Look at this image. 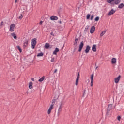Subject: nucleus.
<instances>
[{"label":"nucleus","mask_w":124,"mask_h":124,"mask_svg":"<svg viewBox=\"0 0 124 124\" xmlns=\"http://www.w3.org/2000/svg\"><path fill=\"white\" fill-rule=\"evenodd\" d=\"M62 102H61V103L59 106L58 110V115H60V113H61L62 111Z\"/></svg>","instance_id":"4"},{"label":"nucleus","mask_w":124,"mask_h":124,"mask_svg":"<svg viewBox=\"0 0 124 124\" xmlns=\"http://www.w3.org/2000/svg\"><path fill=\"white\" fill-rule=\"evenodd\" d=\"M18 2V0H15V3Z\"/></svg>","instance_id":"43"},{"label":"nucleus","mask_w":124,"mask_h":124,"mask_svg":"<svg viewBox=\"0 0 124 124\" xmlns=\"http://www.w3.org/2000/svg\"><path fill=\"white\" fill-rule=\"evenodd\" d=\"M55 102H56V99H53L52 101V104H51V105L54 106Z\"/></svg>","instance_id":"31"},{"label":"nucleus","mask_w":124,"mask_h":124,"mask_svg":"<svg viewBox=\"0 0 124 124\" xmlns=\"http://www.w3.org/2000/svg\"><path fill=\"white\" fill-rule=\"evenodd\" d=\"M93 17H94V16H93V15H92L91 16L90 20H93Z\"/></svg>","instance_id":"34"},{"label":"nucleus","mask_w":124,"mask_h":124,"mask_svg":"<svg viewBox=\"0 0 124 124\" xmlns=\"http://www.w3.org/2000/svg\"><path fill=\"white\" fill-rule=\"evenodd\" d=\"M51 62H56V61H55V58L54 57H53L52 58H51Z\"/></svg>","instance_id":"29"},{"label":"nucleus","mask_w":124,"mask_h":124,"mask_svg":"<svg viewBox=\"0 0 124 124\" xmlns=\"http://www.w3.org/2000/svg\"><path fill=\"white\" fill-rule=\"evenodd\" d=\"M51 21H57L58 20V17L55 16H53L50 17Z\"/></svg>","instance_id":"8"},{"label":"nucleus","mask_w":124,"mask_h":124,"mask_svg":"<svg viewBox=\"0 0 124 124\" xmlns=\"http://www.w3.org/2000/svg\"><path fill=\"white\" fill-rule=\"evenodd\" d=\"M117 62V59L115 58H113L111 59V63L112 64H115Z\"/></svg>","instance_id":"13"},{"label":"nucleus","mask_w":124,"mask_h":124,"mask_svg":"<svg viewBox=\"0 0 124 124\" xmlns=\"http://www.w3.org/2000/svg\"><path fill=\"white\" fill-rule=\"evenodd\" d=\"M31 80H32V81H34V78H31Z\"/></svg>","instance_id":"44"},{"label":"nucleus","mask_w":124,"mask_h":124,"mask_svg":"<svg viewBox=\"0 0 124 124\" xmlns=\"http://www.w3.org/2000/svg\"><path fill=\"white\" fill-rule=\"evenodd\" d=\"M80 78V73H78V77L76 80V86H78V83L79 82V78Z\"/></svg>","instance_id":"6"},{"label":"nucleus","mask_w":124,"mask_h":124,"mask_svg":"<svg viewBox=\"0 0 124 124\" xmlns=\"http://www.w3.org/2000/svg\"><path fill=\"white\" fill-rule=\"evenodd\" d=\"M50 34H51V35H52L53 36H55V35H54V32H51L50 33Z\"/></svg>","instance_id":"40"},{"label":"nucleus","mask_w":124,"mask_h":124,"mask_svg":"<svg viewBox=\"0 0 124 124\" xmlns=\"http://www.w3.org/2000/svg\"><path fill=\"white\" fill-rule=\"evenodd\" d=\"M90 50H91V46H90V45H87L85 50V53L88 54V53L90 52Z\"/></svg>","instance_id":"3"},{"label":"nucleus","mask_w":124,"mask_h":124,"mask_svg":"<svg viewBox=\"0 0 124 124\" xmlns=\"http://www.w3.org/2000/svg\"><path fill=\"white\" fill-rule=\"evenodd\" d=\"M29 89H32V82H31L29 84Z\"/></svg>","instance_id":"23"},{"label":"nucleus","mask_w":124,"mask_h":124,"mask_svg":"<svg viewBox=\"0 0 124 124\" xmlns=\"http://www.w3.org/2000/svg\"><path fill=\"white\" fill-rule=\"evenodd\" d=\"M105 33H106V30L102 31L100 34L101 37H102V36H103L105 34Z\"/></svg>","instance_id":"20"},{"label":"nucleus","mask_w":124,"mask_h":124,"mask_svg":"<svg viewBox=\"0 0 124 124\" xmlns=\"http://www.w3.org/2000/svg\"><path fill=\"white\" fill-rule=\"evenodd\" d=\"M94 76V74L93 73L91 76V87H93V77Z\"/></svg>","instance_id":"11"},{"label":"nucleus","mask_w":124,"mask_h":124,"mask_svg":"<svg viewBox=\"0 0 124 124\" xmlns=\"http://www.w3.org/2000/svg\"><path fill=\"white\" fill-rule=\"evenodd\" d=\"M23 15L21 14L20 16L18 17V19H19V20H22V19H23Z\"/></svg>","instance_id":"30"},{"label":"nucleus","mask_w":124,"mask_h":124,"mask_svg":"<svg viewBox=\"0 0 124 124\" xmlns=\"http://www.w3.org/2000/svg\"><path fill=\"white\" fill-rule=\"evenodd\" d=\"M15 28V24H11L9 31L11 32H12L13 31H14Z\"/></svg>","instance_id":"5"},{"label":"nucleus","mask_w":124,"mask_h":124,"mask_svg":"<svg viewBox=\"0 0 124 124\" xmlns=\"http://www.w3.org/2000/svg\"><path fill=\"white\" fill-rule=\"evenodd\" d=\"M59 51H60V49H59V48H56L55 50L53 52V54L57 55V53L59 52Z\"/></svg>","instance_id":"16"},{"label":"nucleus","mask_w":124,"mask_h":124,"mask_svg":"<svg viewBox=\"0 0 124 124\" xmlns=\"http://www.w3.org/2000/svg\"><path fill=\"white\" fill-rule=\"evenodd\" d=\"M124 3H122L120 4L119 5L118 8H120V9H122V8H123V7H124Z\"/></svg>","instance_id":"21"},{"label":"nucleus","mask_w":124,"mask_h":124,"mask_svg":"<svg viewBox=\"0 0 124 124\" xmlns=\"http://www.w3.org/2000/svg\"><path fill=\"white\" fill-rule=\"evenodd\" d=\"M50 47V44L49 43H46L45 45V49H48Z\"/></svg>","instance_id":"17"},{"label":"nucleus","mask_w":124,"mask_h":124,"mask_svg":"<svg viewBox=\"0 0 124 124\" xmlns=\"http://www.w3.org/2000/svg\"><path fill=\"white\" fill-rule=\"evenodd\" d=\"M4 22L3 21H2L1 22V24H0V27H1V26H3Z\"/></svg>","instance_id":"38"},{"label":"nucleus","mask_w":124,"mask_h":124,"mask_svg":"<svg viewBox=\"0 0 124 124\" xmlns=\"http://www.w3.org/2000/svg\"><path fill=\"white\" fill-rule=\"evenodd\" d=\"M16 48L18 49V50H19V51L20 53H22V49L20 47V46H17Z\"/></svg>","instance_id":"25"},{"label":"nucleus","mask_w":124,"mask_h":124,"mask_svg":"<svg viewBox=\"0 0 124 124\" xmlns=\"http://www.w3.org/2000/svg\"><path fill=\"white\" fill-rule=\"evenodd\" d=\"M57 71H58V69H56L54 70L53 73H57Z\"/></svg>","instance_id":"41"},{"label":"nucleus","mask_w":124,"mask_h":124,"mask_svg":"<svg viewBox=\"0 0 124 124\" xmlns=\"http://www.w3.org/2000/svg\"><path fill=\"white\" fill-rule=\"evenodd\" d=\"M53 107H54V106H53V105H51L48 109L52 110Z\"/></svg>","instance_id":"33"},{"label":"nucleus","mask_w":124,"mask_h":124,"mask_svg":"<svg viewBox=\"0 0 124 124\" xmlns=\"http://www.w3.org/2000/svg\"><path fill=\"white\" fill-rule=\"evenodd\" d=\"M92 51L93 52L96 51V45H93L92 46Z\"/></svg>","instance_id":"12"},{"label":"nucleus","mask_w":124,"mask_h":124,"mask_svg":"<svg viewBox=\"0 0 124 124\" xmlns=\"http://www.w3.org/2000/svg\"><path fill=\"white\" fill-rule=\"evenodd\" d=\"M42 56H43V53L42 52H41L37 54V57H42Z\"/></svg>","instance_id":"27"},{"label":"nucleus","mask_w":124,"mask_h":124,"mask_svg":"<svg viewBox=\"0 0 124 124\" xmlns=\"http://www.w3.org/2000/svg\"><path fill=\"white\" fill-rule=\"evenodd\" d=\"M44 79H45V77L43 76L40 79L38 80L39 82H42Z\"/></svg>","instance_id":"24"},{"label":"nucleus","mask_w":124,"mask_h":124,"mask_svg":"<svg viewBox=\"0 0 124 124\" xmlns=\"http://www.w3.org/2000/svg\"><path fill=\"white\" fill-rule=\"evenodd\" d=\"M78 40H79V39L76 38L75 40L74 43V45H76V46H77V42H78Z\"/></svg>","instance_id":"22"},{"label":"nucleus","mask_w":124,"mask_h":124,"mask_svg":"<svg viewBox=\"0 0 124 124\" xmlns=\"http://www.w3.org/2000/svg\"><path fill=\"white\" fill-rule=\"evenodd\" d=\"M117 120H118V121H121V116H118L117 117Z\"/></svg>","instance_id":"37"},{"label":"nucleus","mask_w":124,"mask_h":124,"mask_svg":"<svg viewBox=\"0 0 124 124\" xmlns=\"http://www.w3.org/2000/svg\"><path fill=\"white\" fill-rule=\"evenodd\" d=\"M112 108H113V105L112 104L108 105V111H110L112 110Z\"/></svg>","instance_id":"14"},{"label":"nucleus","mask_w":124,"mask_h":124,"mask_svg":"<svg viewBox=\"0 0 124 124\" xmlns=\"http://www.w3.org/2000/svg\"><path fill=\"white\" fill-rule=\"evenodd\" d=\"M85 93H86V89H85L84 91V93H83V97H85Z\"/></svg>","instance_id":"39"},{"label":"nucleus","mask_w":124,"mask_h":124,"mask_svg":"<svg viewBox=\"0 0 124 124\" xmlns=\"http://www.w3.org/2000/svg\"><path fill=\"white\" fill-rule=\"evenodd\" d=\"M89 28H90V26H86L85 28V31H88Z\"/></svg>","instance_id":"35"},{"label":"nucleus","mask_w":124,"mask_h":124,"mask_svg":"<svg viewBox=\"0 0 124 124\" xmlns=\"http://www.w3.org/2000/svg\"><path fill=\"white\" fill-rule=\"evenodd\" d=\"M91 17V15L88 14L86 16L87 20H89L90 19V17Z\"/></svg>","instance_id":"32"},{"label":"nucleus","mask_w":124,"mask_h":124,"mask_svg":"<svg viewBox=\"0 0 124 124\" xmlns=\"http://www.w3.org/2000/svg\"><path fill=\"white\" fill-rule=\"evenodd\" d=\"M94 31H95V27H94V26H93L90 29V33H93L94 32Z\"/></svg>","instance_id":"9"},{"label":"nucleus","mask_w":124,"mask_h":124,"mask_svg":"<svg viewBox=\"0 0 124 124\" xmlns=\"http://www.w3.org/2000/svg\"><path fill=\"white\" fill-rule=\"evenodd\" d=\"M43 23V21H41L40 22V23H39V24H40V25H42Z\"/></svg>","instance_id":"42"},{"label":"nucleus","mask_w":124,"mask_h":124,"mask_svg":"<svg viewBox=\"0 0 124 124\" xmlns=\"http://www.w3.org/2000/svg\"><path fill=\"white\" fill-rule=\"evenodd\" d=\"M116 12V11L114 10L113 9L111 10V11L108 13V15H112L114 14Z\"/></svg>","instance_id":"15"},{"label":"nucleus","mask_w":124,"mask_h":124,"mask_svg":"<svg viewBox=\"0 0 124 124\" xmlns=\"http://www.w3.org/2000/svg\"><path fill=\"white\" fill-rule=\"evenodd\" d=\"M28 44H29V39L25 40L24 42L23 47H24V48H26V47L28 46Z\"/></svg>","instance_id":"7"},{"label":"nucleus","mask_w":124,"mask_h":124,"mask_svg":"<svg viewBox=\"0 0 124 124\" xmlns=\"http://www.w3.org/2000/svg\"><path fill=\"white\" fill-rule=\"evenodd\" d=\"M120 79H121V76H119L117 78H116L114 79L115 83H116V84L119 83V81H120Z\"/></svg>","instance_id":"10"},{"label":"nucleus","mask_w":124,"mask_h":124,"mask_svg":"<svg viewBox=\"0 0 124 124\" xmlns=\"http://www.w3.org/2000/svg\"><path fill=\"white\" fill-rule=\"evenodd\" d=\"M114 1L113 4H119V3H121V0H114Z\"/></svg>","instance_id":"18"},{"label":"nucleus","mask_w":124,"mask_h":124,"mask_svg":"<svg viewBox=\"0 0 124 124\" xmlns=\"http://www.w3.org/2000/svg\"><path fill=\"white\" fill-rule=\"evenodd\" d=\"M83 47H84V43L82 41L79 46V49L78 52H81L82 51V49H83Z\"/></svg>","instance_id":"2"},{"label":"nucleus","mask_w":124,"mask_h":124,"mask_svg":"<svg viewBox=\"0 0 124 124\" xmlns=\"http://www.w3.org/2000/svg\"><path fill=\"white\" fill-rule=\"evenodd\" d=\"M113 1H115V0H107V2H108V3H111V2H113Z\"/></svg>","instance_id":"26"},{"label":"nucleus","mask_w":124,"mask_h":124,"mask_svg":"<svg viewBox=\"0 0 124 124\" xmlns=\"http://www.w3.org/2000/svg\"><path fill=\"white\" fill-rule=\"evenodd\" d=\"M94 21H95L96 22H98V21H99V17H96L94 19Z\"/></svg>","instance_id":"28"},{"label":"nucleus","mask_w":124,"mask_h":124,"mask_svg":"<svg viewBox=\"0 0 124 124\" xmlns=\"http://www.w3.org/2000/svg\"><path fill=\"white\" fill-rule=\"evenodd\" d=\"M76 48H74V50H76Z\"/></svg>","instance_id":"47"},{"label":"nucleus","mask_w":124,"mask_h":124,"mask_svg":"<svg viewBox=\"0 0 124 124\" xmlns=\"http://www.w3.org/2000/svg\"><path fill=\"white\" fill-rule=\"evenodd\" d=\"M35 45H36V39L34 38L32 39L31 48H32V49H34V48H35Z\"/></svg>","instance_id":"1"},{"label":"nucleus","mask_w":124,"mask_h":124,"mask_svg":"<svg viewBox=\"0 0 124 124\" xmlns=\"http://www.w3.org/2000/svg\"><path fill=\"white\" fill-rule=\"evenodd\" d=\"M97 68H98V66L96 67L95 69L96 70V69H97Z\"/></svg>","instance_id":"46"},{"label":"nucleus","mask_w":124,"mask_h":124,"mask_svg":"<svg viewBox=\"0 0 124 124\" xmlns=\"http://www.w3.org/2000/svg\"><path fill=\"white\" fill-rule=\"evenodd\" d=\"M11 35L14 37V39H17V36L15 33H12L11 34Z\"/></svg>","instance_id":"19"},{"label":"nucleus","mask_w":124,"mask_h":124,"mask_svg":"<svg viewBox=\"0 0 124 124\" xmlns=\"http://www.w3.org/2000/svg\"><path fill=\"white\" fill-rule=\"evenodd\" d=\"M52 110L51 109H48V111H47V114H50L51 113V111Z\"/></svg>","instance_id":"36"},{"label":"nucleus","mask_w":124,"mask_h":124,"mask_svg":"<svg viewBox=\"0 0 124 124\" xmlns=\"http://www.w3.org/2000/svg\"><path fill=\"white\" fill-rule=\"evenodd\" d=\"M59 24H62V21H60L59 22Z\"/></svg>","instance_id":"45"}]
</instances>
